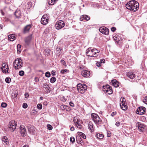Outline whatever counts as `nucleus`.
I'll list each match as a JSON object with an SVG mask.
<instances>
[{
    "label": "nucleus",
    "instance_id": "f257e3e1",
    "mask_svg": "<svg viewBox=\"0 0 147 147\" xmlns=\"http://www.w3.org/2000/svg\"><path fill=\"white\" fill-rule=\"evenodd\" d=\"M126 7L130 10L136 11L139 9V3L135 0H131L127 3L126 5Z\"/></svg>",
    "mask_w": 147,
    "mask_h": 147
},
{
    "label": "nucleus",
    "instance_id": "f03ea898",
    "mask_svg": "<svg viewBox=\"0 0 147 147\" xmlns=\"http://www.w3.org/2000/svg\"><path fill=\"white\" fill-rule=\"evenodd\" d=\"M87 55L91 57H96L97 53L100 52V51L96 49H91L90 48H88L86 51Z\"/></svg>",
    "mask_w": 147,
    "mask_h": 147
},
{
    "label": "nucleus",
    "instance_id": "7ed1b4c3",
    "mask_svg": "<svg viewBox=\"0 0 147 147\" xmlns=\"http://www.w3.org/2000/svg\"><path fill=\"white\" fill-rule=\"evenodd\" d=\"M13 66L16 69H19L23 66V63L20 58L16 59L13 63Z\"/></svg>",
    "mask_w": 147,
    "mask_h": 147
},
{
    "label": "nucleus",
    "instance_id": "20e7f679",
    "mask_svg": "<svg viewBox=\"0 0 147 147\" xmlns=\"http://www.w3.org/2000/svg\"><path fill=\"white\" fill-rule=\"evenodd\" d=\"M91 117L92 120L96 124H101L102 121L98 115L95 113L91 114Z\"/></svg>",
    "mask_w": 147,
    "mask_h": 147
},
{
    "label": "nucleus",
    "instance_id": "39448f33",
    "mask_svg": "<svg viewBox=\"0 0 147 147\" xmlns=\"http://www.w3.org/2000/svg\"><path fill=\"white\" fill-rule=\"evenodd\" d=\"M87 87L85 84L82 85L79 84L77 85V89L79 92L81 93H84L87 90Z\"/></svg>",
    "mask_w": 147,
    "mask_h": 147
},
{
    "label": "nucleus",
    "instance_id": "423d86ee",
    "mask_svg": "<svg viewBox=\"0 0 147 147\" xmlns=\"http://www.w3.org/2000/svg\"><path fill=\"white\" fill-rule=\"evenodd\" d=\"M17 124L15 121H11L9 124L8 127V130H10L11 132H13L15 129Z\"/></svg>",
    "mask_w": 147,
    "mask_h": 147
},
{
    "label": "nucleus",
    "instance_id": "0eeeda50",
    "mask_svg": "<svg viewBox=\"0 0 147 147\" xmlns=\"http://www.w3.org/2000/svg\"><path fill=\"white\" fill-rule=\"evenodd\" d=\"M49 17L48 14H44L43 16L41 19V23L43 25L47 24L49 21Z\"/></svg>",
    "mask_w": 147,
    "mask_h": 147
},
{
    "label": "nucleus",
    "instance_id": "6e6552de",
    "mask_svg": "<svg viewBox=\"0 0 147 147\" xmlns=\"http://www.w3.org/2000/svg\"><path fill=\"white\" fill-rule=\"evenodd\" d=\"M102 90L105 93L108 94H111L113 93L111 87L108 85L103 86Z\"/></svg>",
    "mask_w": 147,
    "mask_h": 147
},
{
    "label": "nucleus",
    "instance_id": "1a4fd4ad",
    "mask_svg": "<svg viewBox=\"0 0 147 147\" xmlns=\"http://www.w3.org/2000/svg\"><path fill=\"white\" fill-rule=\"evenodd\" d=\"M125 101V99L123 97L120 99V105L121 109L123 110H125L127 109Z\"/></svg>",
    "mask_w": 147,
    "mask_h": 147
},
{
    "label": "nucleus",
    "instance_id": "9d476101",
    "mask_svg": "<svg viewBox=\"0 0 147 147\" xmlns=\"http://www.w3.org/2000/svg\"><path fill=\"white\" fill-rule=\"evenodd\" d=\"M146 109L143 107H141L138 108L136 112V113L142 115L145 113Z\"/></svg>",
    "mask_w": 147,
    "mask_h": 147
},
{
    "label": "nucleus",
    "instance_id": "9b49d317",
    "mask_svg": "<svg viewBox=\"0 0 147 147\" xmlns=\"http://www.w3.org/2000/svg\"><path fill=\"white\" fill-rule=\"evenodd\" d=\"M64 26V22L62 21H60L57 23L55 26L57 29L59 30L63 27Z\"/></svg>",
    "mask_w": 147,
    "mask_h": 147
},
{
    "label": "nucleus",
    "instance_id": "f8f14e48",
    "mask_svg": "<svg viewBox=\"0 0 147 147\" xmlns=\"http://www.w3.org/2000/svg\"><path fill=\"white\" fill-rule=\"evenodd\" d=\"M99 31L105 35H108L109 34V30L105 27H101L99 29Z\"/></svg>",
    "mask_w": 147,
    "mask_h": 147
},
{
    "label": "nucleus",
    "instance_id": "ddd939ff",
    "mask_svg": "<svg viewBox=\"0 0 147 147\" xmlns=\"http://www.w3.org/2000/svg\"><path fill=\"white\" fill-rule=\"evenodd\" d=\"M136 126L138 128V130L140 132H142L144 129V125L140 122H138L136 124Z\"/></svg>",
    "mask_w": 147,
    "mask_h": 147
},
{
    "label": "nucleus",
    "instance_id": "4468645a",
    "mask_svg": "<svg viewBox=\"0 0 147 147\" xmlns=\"http://www.w3.org/2000/svg\"><path fill=\"white\" fill-rule=\"evenodd\" d=\"M1 69L3 72L4 73H8V69H9L8 65L6 66V64L5 63H3L2 65V67Z\"/></svg>",
    "mask_w": 147,
    "mask_h": 147
},
{
    "label": "nucleus",
    "instance_id": "2eb2a0df",
    "mask_svg": "<svg viewBox=\"0 0 147 147\" xmlns=\"http://www.w3.org/2000/svg\"><path fill=\"white\" fill-rule=\"evenodd\" d=\"M20 129L21 135L23 136H25L26 134V131L25 127L23 125L20 126Z\"/></svg>",
    "mask_w": 147,
    "mask_h": 147
},
{
    "label": "nucleus",
    "instance_id": "dca6fc26",
    "mask_svg": "<svg viewBox=\"0 0 147 147\" xmlns=\"http://www.w3.org/2000/svg\"><path fill=\"white\" fill-rule=\"evenodd\" d=\"M90 74V72L88 70H83L82 71V75L84 77H88Z\"/></svg>",
    "mask_w": 147,
    "mask_h": 147
},
{
    "label": "nucleus",
    "instance_id": "f3484780",
    "mask_svg": "<svg viewBox=\"0 0 147 147\" xmlns=\"http://www.w3.org/2000/svg\"><path fill=\"white\" fill-rule=\"evenodd\" d=\"M28 131L32 134H35V131L34 127L32 126H29L28 127Z\"/></svg>",
    "mask_w": 147,
    "mask_h": 147
},
{
    "label": "nucleus",
    "instance_id": "a211bd4d",
    "mask_svg": "<svg viewBox=\"0 0 147 147\" xmlns=\"http://www.w3.org/2000/svg\"><path fill=\"white\" fill-rule=\"evenodd\" d=\"M73 121L76 126L79 129L82 128V126L79 122V121L78 119H76L74 118L73 119Z\"/></svg>",
    "mask_w": 147,
    "mask_h": 147
},
{
    "label": "nucleus",
    "instance_id": "6ab92c4d",
    "mask_svg": "<svg viewBox=\"0 0 147 147\" xmlns=\"http://www.w3.org/2000/svg\"><path fill=\"white\" fill-rule=\"evenodd\" d=\"M32 38V35H30L26 37L25 39V41L26 44L27 45H28L31 40Z\"/></svg>",
    "mask_w": 147,
    "mask_h": 147
},
{
    "label": "nucleus",
    "instance_id": "aec40b11",
    "mask_svg": "<svg viewBox=\"0 0 147 147\" xmlns=\"http://www.w3.org/2000/svg\"><path fill=\"white\" fill-rule=\"evenodd\" d=\"M43 87L46 90V92L47 93H49L51 91V88L49 86V85L46 83H44L43 84Z\"/></svg>",
    "mask_w": 147,
    "mask_h": 147
},
{
    "label": "nucleus",
    "instance_id": "412c9836",
    "mask_svg": "<svg viewBox=\"0 0 147 147\" xmlns=\"http://www.w3.org/2000/svg\"><path fill=\"white\" fill-rule=\"evenodd\" d=\"M126 75L128 77L131 79H133L136 76V75L134 72H129L127 73Z\"/></svg>",
    "mask_w": 147,
    "mask_h": 147
},
{
    "label": "nucleus",
    "instance_id": "4be33fe9",
    "mask_svg": "<svg viewBox=\"0 0 147 147\" xmlns=\"http://www.w3.org/2000/svg\"><path fill=\"white\" fill-rule=\"evenodd\" d=\"M88 127L89 129L90 130L91 132H93L94 131V128L93 127V124L92 122H90L89 123Z\"/></svg>",
    "mask_w": 147,
    "mask_h": 147
},
{
    "label": "nucleus",
    "instance_id": "5701e85b",
    "mask_svg": "<svg viewBox=\"0 0 147 147\" xmlns=\"http://www.w3.org/2000/svg\"><path fill=\"white\" fill-rule=\"evenodd\" d=\"M8 39L11 41H13L16 39L15 35L14 34L9 35L8 36Z\"/></svg>",
    "mask_w": 147,
    "mask_h": 147
},
{
    "label": "nucleus",
    "instance_id": "b1692460",
    "mask_svg": "<svg viewBox=\"0 0 147 147\" xmlns=\"http://www.w3.org/2000/svg\"><path fill=\"white\" fill-rule=\"evenodd\" d=\"M2 141L5 145H7L8 143V140L7 137L4 136L2 138Z\"/></svg>",
    "mask_w": 147,
    "mask_h": 147
},
{
    "label": "nucleus",
    "instance_id": "393cba45",
    "mask_svg": "<svg viewBox=\"0 0 147 147\" xmlns=\"http://www.w3.org/2000/svg\"><path fill=\"white\" fill-rule=\"evenodd\" d=\"M31 27L30 24L27 25L25 28L24 29V33H26L28 32Z\"/></svg>",
    "mask_w": 147,
    "mask_h": 147
},
{
    "label": "nucleus",
    "instance_id": "a878e982",
    "mask_svg": "<svg viewBox=\"0 0 147 147\" xmlns=\"http://www.w3.org/2000/svg\"><path fill=\"white\" fill-rule=\"evenodd\" d=\"M16 17L17 18H19L20 17L21 13V12L19 10H16L14 13Z\"/></svg>",
    "mask_w": 147,
    "mask_h": 147
},
{
    "label": "nucleus",
    "instance_id": "bb28decb",
    "mask_svg": "<svg viewBox=\"0 0 147 147\" xmlns=\"http://www.w3.org/2000/svg\"><path fill=\"white\" fill-rule=\"evenodd\" d=\"M112 84L115 87H117L119 86V83L116 80H113L112 81Z\"/></svg>",
    "mask_w": 147,
    "mask_h": 147
},
{
    "label": "nucleus",
    "instance_id": "cd10ccee",
    "mask_svg": "<svg viewBox=\"0 0 147 147\" xmlns=\"http://www.w3.org/2000/svg\"><path fill=\"white\" fill-rule=\"evenodd\" d=\"M82 18V20H86L87 21L90 20V18L87 15H83L82 16V17L80 18L81 20L82 21L81 19Z\"/></svg>",
    "mask_w": 147,
    "mask_h": 147
},
{
    "label": "nucleus",
    "instance_id": "c85d7f7f",
    "mask_svg": "<svg viewBox=\"0 0 147 147\" xmlns=\"http://www.w3.org/2000/svg\"><path fill=\"white\" fill-rule=\"evenodd\" d=\"M57 0H49L48 4L49 5H54L57 1Z\"/></svg>",
    "mask_w": 147,
    "mask_h": 147
},
{
    "label": "nucleus",
    "instance_id": "c756f323",
    "mask_svg": "<svg viewBox=\"0 0 147 147\" xmlns=\"http://www.w3.org/2000/svg\"><path fill=\"white\" fill-rule=\"evenodd\" d=\"M113 38L116 42H118V41L120 40V38L117 35H115L113 37Z\"/></svg>",
    "mask_w": 147,
    "mask_h": 147
},
{
    "label": "nucleus",
    "instance_id": "7c9ffc66",
    "mask_svg": "<svg viewBox=\"0 0 147 147\" xmlns=\"http://www.w3.org/2000/svg\"><path fill=\"white\" fill-rule=\"evenodd\" d=\"M96 136L97 138L99 139H101L103 138L104 135L103 134L98 133L96 134Z\"/></svg>",
    "mask_w": 147,
    "mask_h": 147
},
{
    "label": "nucleus",
    "instance_id": "2f4dec72",
    "mask_svg": "<svg viewBox=\"0 0 147 147\" xmlns=\"http://www.w3.org/2000/svg\"><path fill=\"white\" fill-rule=\"evenodd\" d=\"M78 134L82 136V137L84 139H85L86 138V137L85 135L82 132H79L78 133Z\"/></svg>",
    "mask_w": 147,
    "mask_h": 147
},
{
    "label": "nucleus",
    "instance_id": "473e14b6",
    "mask_svg": "<svg viewBox=\"0 0 147 147\" xmlns=\"http://www.w3.org/2000/svg\"><path fill=\"white\" fill-rule=\"evenodd\" d=\"M60 108L62 110H64L67 109L68 108V107L66 105H62L60 106Z\"/></svg>",
    "mask_w": 147,
    "mask_h": 147
},
{
    "label": "nucleus",
    "instance_id": "72a5a7b5",
    "mask_svg": "<svg viewBox=\"0 0 147 147\" xmlns=\"http://www.w3.org/2000/svg\"><path fill=\"white\" fill-rule=\"evenodd\" d=\"M56 80V78L54 77H53L50 79V81L51 83H53L55 82Z\"/></svg>",
    "mask_w": 147,
    "mask_h": 147
},
{
    "label": "nucleus",
    "instance_id": "f704fd0d",
    "mask_svg": "<svg viewBox=\"0 0 147 147\" xmlns=\"http://www.w3.org/2000/svg\"><path fill=\"white\" fill-rule=\"evenodd\" d=\"M69 70L68 69H62L61 71V72L63 74L67 73L69 72Z\"/></svg>",
    "mask_w": 147,
    "mask_h": 147
},
{
    "label": "nucleus",
    "instance_id": "c9c22d12",
    "mask_svg": "<svg viewBox=\"0 0 147 147\" xmlns=\"http://www.w3.org/2000/svg\"><path fill=\"white\" fill-rule=\"evenodd\" d=\"M17 48H18V50H17V53H20L21 51V45L19 44H18L17 45Z\"/></svg>",
    "mask_w": 147,
    "mask_h": 147
},
{
    "label": "nucleus",
    "instance_id": "e433bc0d",
    "mask_svg": "<svg viewBox=\"0 0 147 147\" xmlns=\"http://www.w3.org/2000/svg\"><path fill=\"white\" fill-rule=\"evenodd\" d=\"M5 82L7 83H9L11 81V79L10 78L7 77L5 80Z\"/></svg>",
    "mask_w": 147,
    "mask_h": 147
},
{
    "label": "nucleus",
    "instance_id": "4c0bfd02",
    "mask_svg": "<svg viewBox=\"0 0 147 147\" xmlns=\"http://www.w3.org/2000/svg\"><path fill=\"white\" fill-rule=\"evenodd\" d=\"M143 102L145 104L147 105V96L144 97Z\"/></svg>",
    "mask_w": 147,
    "mask_h": 147
},
{
    "label": "nucleus",
    "instance_id": "58836bf2",
    "mask_svg": "<svg viewBox=\"0 0 147 147\" xmlns=\"http://www.w3.org/2000/svg\"><path fill=\"white\" fill-rule=\"evenodd\" d=\"M47 129L49 130H52L53 129L52 126L49 124H48L47 125Z\"/></svg>",
    "mask_w": 147,
    "mask_h": 147
},
{
    "label": "nucleus",
    "instance_id": "ea45409f",
    "mask_svg": "<svg viewBox=\"0 0 147 147\" xmlns=\"http://www.w3.org/2000/svg\"><path fill=\"white\" fill-rule=\"evenodd\" d=\"M24 72L23 71H21L19 72V74L21 76H23L24 75Z\"/></svg>",
    "mask_w": 147,
    "mask_h": 147
},
{
    "label": "nucleus",
    "instance_id": "a19ab883",
    "mask_svg": "<svg viewBox=\"0 0 147 147\" xmlns=\"http://www.w3.org/2000/svg\"><path fill=\"white\" fill-rule=\"evenodd\" d=\"M51 74L50 73L49 71L47 72L45 74V76L47 78H49L50 77Z\"/></svg>",
    "mask_w": 147,
    "mask_h": 147
},
{
    "label": "nucleus",
    "instance_id": "79ce46f5",
    "mask_svg": "<svg viewBox=\"0 0 147 147\" xmlns=\"http://www.w3.org/2000/svg\"><path fill=\"white\" fill-rule=\"evenodd\" d=\"M1 106L5 108L7 106V104L3 102L1 103Z\"/></svg>",
    "mask_w": 147,
    "mask_h": 147
},
{
    "label": "nucleus",
    "instance_id": "37998d69",
    "mask_svg": "<svg viewBox=\"0 0 147 147\" xmlns=\"http://www.w3.org/2000/svg\"><path fill=\"white\" fill-rule=\"evenodd\" d=\"M70 141L71 142H72L73 143L74 142H75V138L73 137H71L70 138Z\"/></svg>",
    "mask_w": 147,
    "mask_h": 147
},
{
    "label": "nucleus",
    "instance_id": "c03bdc74",
    "mask_svg": "<svg viewBox=\"0 0 147 147\" xmlns=\"http://www.w3.org/2000/svg\"><path fill=\"white\" fill-rule=\"evenodd\" d=\"M37 108L38 109H41L42 108V105L41 104H38L37 105Z\"/></svg>",
    "mask_w": 147,
    "mask_h": 147
},
{
    "label": "nucleus",
    "instance_id": "a18cd8bd",
    "mask_svg": "<svg viewBox=\"0 0 147 147\" xmlns=\"http://www.w3.org/2000/svg\"><path fill=\"white\" fill-rule=\"evenodd\" d=\"M28 105L26 103H24L22 107L24 108H26L27 107Z\"/></svg>",
    "mask_w": 147,
    "mask_h": 147
},
{
    "label": "nucleus",
    "instance_id": "49530a36",
    "mask_svg": "<svg viewBox=\"0 0 147 147\" xmlns=\"http://www.w3.org/2000/svg\"><path fill=\"white\" fill-rule=\"evenodd\" d=\"M61 63L64 66H65V65H66V63L63 60H61Z\"/></svg>",
    "mask_w": 147,
    "mask_h": 147
},
{
    "label": "nucleus",
    "instance_id": "de8ad7c7",
    "mask_svg": "<svg viewBox=\"0 0 147 147\" xmlns=\"http://www.w3.org/2000/svg\"><path fill=\"white\" fill-rule=\"evenodd\" d=\"M115 125L117 127H119L120 125V123L118 121L116 122Z\"/></svg>",
    "mask_w": 147,
    "mask_h": 147
},
{
    "label": "nucleus",
    "instance_id": "09e8293b",
    "mask_svg": "<svg viewBox=\"0 0 147 147\" xmlns=\"http://www.w3.org/2000/svg\"><path fill=\"white\" fill-rule=\"evenodd\" d=\"M77 142L78 143H80V144H81V143H82L83 142V141L82 140V139L81 138H80L79 140H77Z\"/></svg>",
    "mask_w": 147,
    "mask_h": 147
},
{
    "label": "nucleus",
    "instance_id": "8fccbe9b",
    "mask_svg": "<svg viewBox=\"0 0 147 147\" xmlns=\"http://www.w3.org/2000/svg\"><path fill=\"white\" fill-rule=\"evenodd\" d=\"M117 114V113L116 112H113L111 114V116L112 117H113Z\"/></svg>",
    "mask_w": 147,
    "mask_h": 147
},
{
    "label": "nucleus",
    "instance_id": "3c124183",
    "mask_svg": "<svg viewBox=\"0 0 147 147\" xmlns=\"http://www.w3.org/2000/svg\"><path fill=\"white\" fill-rule=\"evenodd\" d=\"M69 104L71 107H73L74 106V104L73 103L72 101H70L69 103Z\"/></svg>",
    "mask_w": 147,
    "mask_h": 147
},
{
    "label": "nucleus",
    "instance_id": "603ef678",
    "mask_svg": "<svg viewBox=\"0 0 147 147\" xmlns=\"http://www.w3.org/2000/svg\"><path fill=\"white\" fill-rule=\"evenodd\" d=\"M111 30L112 32H114L116 30V28L115 27H113L111 28Z\"/></svg>",
    "mask_w": 147,
    "mask_h": 147
},
{
    "label": "nucleus",
    "instance_id": "864d4df0",
    "mask_svg": "<svg viewBox=\"0 0 147 147\" xmlns=\"http://www.w3.org/2000/svg\"><path fill=\"white\" fill-rule=\"evenodd\" d=\"M24 96L26 98H27L29 96V95L28 93H25L24 94Z\"/></svg>",
    "mask_w": 147,
    "mask_h": 147
},
{
    "label": "nucleus",
    "instance_id": "5fc2aeb1",
    "mask_svg": "<svg viewBox=\"0 0 147 147\" xmlns=\"http://www.w3.org/2000/svg\"><path fill=\"white\" fill-rule=\"evenodd\" d=\"M100 61L101 63H104L105 62V59H100Z\"/></svg>",
    "mask_w": 147,
    "mask_h": 147
},
{
    "label": "nucleus",
    "instance_id": "6e6d98bb",
    "mask_svg": "<svg viewBox=\"0 0 147 147\" xmlns=\"http://www.w3.org/2000/svg\"><path fill=\"white\" fill-rule=\"evenodd\" d=\"M101 63L100 62H97L96 63V65L98 67L100 66Z\"/></svg>",
    "mask_w": 147,
    "mask_h": 147
},
{
    "label": "nucleus",
    "instance_id": "4d7b16f0",
    "mask_svg": "<svg viewBox=\"0 0 147 147\" xmlns=\"http://www.w3.org/2000/svg\"><path fill=\"white\" fill-rule=\"evenodd\" d=\"M55 71H52L51 72V74L53 76H55Z\"/></svg>",
    "mask_w": 147,
    "mask_h": 147
},
{
    "label": "nucleus",
    "instance_id": "13d9d810",
    "mask_svg": "<svg viewBox=\"0 0 147 147\" xmlns=\"http://www.w3.org/2000/svg\"><path fill=\"white\" fill-rule=\"evenodd\" d=\"M70 129L71 131H73L74 130V128L73 127H71Z\"/></svg>",
    "mask_w": 147,
    "mask_h": 147
},
{
    "label": "nucleus",
    "instance_id": "bf43d9fd",
    "mask_svg": "<svg viewBox=\"0 0 147 147\" xmlns=\"http://www.w3.org/2000/svg\"><path fill=\"white\" fill-rule=\"evenodd\" d=\"M3 27V25H0V29H2Z\"/></svg>",
    "mask_w": 147,
    "mask_h": 147
},
{
    "label": "nucleus",
    "instance_id": "052dcab7",
    "mask_svg": "<svg viewBox=\"0 0 147 147\" xmlns=\"http://www.w3.org/2000/svg\"><path fill=\"white\" fill-rule=\"evenodd\" d=\"M23 147H28V145H25L23 146Z\"/></svg>",
    "mask_w": 147,
    "mask_h": 147
},
{
    "label": "nucleus",
    "instance_id": "680f3d73",
    "mask_svg": "<svg viewBox=\"0 0 147 147\" xmlns=\"http://www.w3.org/2000/svg\"><path fill=\"white\" fill-rule=\"evenodd\" d=\"M40 100H42L43 99V98L42 97H40Z\"/></svg>",
    "mask_w": 147,
    "mask_h": 147
},
{
    "label": "nucleus",
    "instance_id": "e2e57ef3",
    "mask_svg": "<svg viewBox=\"0 0 147 147\" xmlns=\"http://www.w3.org/2000/svg\"><path fill=\"white\" fill-rule=\"evenodd\" d=\"M108 137H110V136H108Z\"/></svg>",
    "mask_w": 147,
    "mask_h": 147
},
{
    "label": "nucleus",
    "instance_id": "0e129e2a",
    "mask_svg": "<svg viewBox=\"0 0 147 147\" xmlns=\"http://www.w3.org/2000/svg\"><path fill=\"white\" fill-rule=\"evenodd\" d=\"M142 117L145 118V117Z\"/></svg>",
    "mask_w": 147,
    "mask_h": 147
}]
</instances>
